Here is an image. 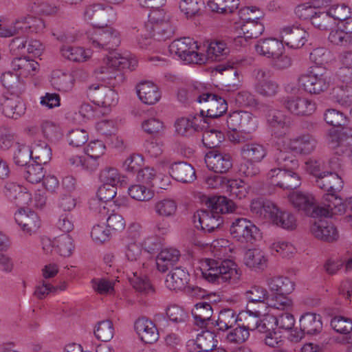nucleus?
<instances>
[{"mask_svg": "<svg viewBox=\"0 0 352 352\" xmlns=\"http://www.w3.org/2000/svg\"><path fill=\"white\" fill-rule=\"evenodd\" d=\"M263 17V14H256L253 17H248L241 26V30L243 34V36L247 39L255 38L258 37L265 30L264 25L259 21Z\"/></svg>", "mask_w": 352, "mask_h": 352, "instance_id": "nucleus-31", "label": "nucleus"}, {"mask_svg": "<svg viewBox=\"0 0 352 352\" xmlns=\"http://www.w3.org/2000/svg\"><path fill=\"white\" fill-rule=\"evenodd\" d=\"M83 17L93 26L100 27L113 22L116 19V13L112 6L93 3L85 8Z\"/></svg>", "mask_w": 352, "mask_h": 352, "instance_id": "nucleus-6", "label": "nucleus"}, {"mask_svg": "<svg viewBox=\"0 0 352 352\" xmlns=\"http://www.w3.org/2000/svg\"><path fill=\"white\" fill-rule=\"evenodd\" d=\"M212 124L205 123L202 142L205 147L213 148L219 146L223 140V134L217 129H210Z\"/></svg>", "mask_w": 352, "mask_h": 352, "instance_id": "nucleus-47", "label": "nucleus"}, {"mask_svg": "<svg viewBox=\"0 0 352 352\" xmlns=\"http://www.w3.org/2000/svg\"><path fill=\"white\" fill-rule=\"evenodd\" d=\"M247 299L249 301L248 307L250 303H265L267 302L268 292L263 287L254 285L252 286L245 293Z\"/></svg>", "mask_w": 352, "mask_h": 352, "instance_id": "nucleus-64", "label": "nucleus"}, {"mask_svg": "<svg viewBox=\"0 0 352 352\" xmlns=\"http://www.w3.org/2000/svg\"><path fill=\"white\" fill-rule=\"evenodd\" d=\"M61 56L70 61L85 62L91 57L89 50H85L81 47L64 45L60 50Z\"/></svg>", "mask_w": 352, "mask_h": 352, "instance_id": "nucleus-35", "label": "nucleus"}, {"mask_svg": "<svg viewBox=\"0 0 352 352\" xmlns=\"http://www.w3.org/2000/svg\"><path fill=\"white\" fill-rule=\"evenodd\" d=\"M1 81L3 86L13 94L22 91L23 85L19 81V76L15 73L6 72L1 74Z\"/></svg>", "mask_w": 352, "mask_h": 352, "instance_id": "nucleus-56", "label": "nucleus"}, {"mask_svg": "<svg viewBox=\"0 0 352 352\" xmlns=\"http://www.w3.org/2000/svg\"><path fill=\"white\" fill-rule=\"evenodd\" d=\"M212 314L213 308L212 305L205 300L196 303L192 309V315L194 317L195 324L201 328L207 327L210 324H214V320L212 319Z\"/></svg>", "mask_w": 352, "mask_h": 352, "instance_id": "nucleus-24", "label": "nucleus"}, {"mask_svg": "<svg viewBox=\"0 0 352 352\" xmlns=\"http://www.w3.org/2000/svg\"><path fill=\"white\" fill-rule=\"evenodd\" d=\"M88 96L95 104L105 108L115 106L118 101L117 93L102 85H91L88 88Z\"/></svg>", "mask_w": 352, "mask_h": 352, "instance_id": "nucleus-12", "label": "nucleus"}, {"mask_svg": "<svg viewBox=\"0 0 352 352\" xmlns=\"http://www.w3.org/2000/svg\"><path fill=\"white\" fill-rule=\"evenodd\" d=\"M309 231L318 239L326 242L338 240L339 233L336 227L326 218L343 212H335L333 207L317 205L315 198L309 195Z\"/></svg>", "mask_w": 352, "mask_h": 352, "instance_id": "nucleus-2", "label": "nucleus"}, {"mask_svg": "<svg viewBox=\"0 0 352 352\" xmlns=\"http://www.w3.org/2000/svg\"><path fill=\"white\" fill-rule=\"evenodd\" d=\"M179 257V252L176 249L169 248L161 250L156 258L157 270L160 272H166L178 262Z\"/></svg>", "mask_w": 352, "mask_h": 352, "instance_id": "nucleus-30", "label": "nucleus"}, {"mask_svg": "<svg viewBox=\"0 0 352 352\" xmlns=\"http://www.w3.org/2000/svg\"><path fill=\"white\" fill-rule=\"evenodd\" d=\"M306 31L296 26H285L280 30L281 41L292 49H299L307 42Z\"/></svg>", "mask_w": 352, "mask_h": 352, "instance_id": "nucleus-17", "label": "nucleus"}, {"mask_svg": "<svg viewBox=\"0 0 352 352\" xmlns=\"http://www.w3.org/2000/svg\"><path fill=\"white\" fill-rule=\"evenodd\" d=\"M243 260L248 267L254 270H263L267 266L265 254L258 249L247 250Z\"/></svg>", "mask_w": 352, "mask_h": 352, "instance_id": "nucleus-43", "label": "nucleus"}, {"mask_svg": "<svg viewBox=\"0 0 352 352\" xmlns=\"http://www.w3.org/2000/svg\"><path fill=\"white\" fill-rule=\"evenodd\" d=\"M274 160L277 168L274 169H294L298 166V160L294 154L288 151L278 149L274 155Z\"/></svg>", "mask_w": 352, "mask_h": 352, "instance_id": "nucleus-45", "label": "nucleus"}, {"mask_svg": "<svg viewBox=\"0 0 352 352\" xmlns=\"http://www.w3.org/2000/svg\"><path fill=\"white\" fill-rule=\"evenodd\" d=\"M204 50L200 48L199 54L205 56L204 63L208 60L221 61L230 52L226 44L221 41H212L206 46L204 45Z\"/></svg>", "mask_w": 352, "mask_h": 352, "instance_id": "nucleus-22", "label": "nucleus"}, {"mask_svg": "<svg viewBox=\"0 0 352 352\" xmlns=\"http://www.w3.org/2000/svg\"><path fill=\"white\" fill-rule=\"evenodd\" d=\"M255 50L260 55L275 58L283 54L284 46L281 41L275 38H267L260 39L255 45Z\"/></svg>", "mask_w": 352, "mask_h": 352, "instance_id": "nucleus-21", "label": "nucleus"}, {"mask_svg": "<svg viewBox=\"0 0 352 352\" xmlns=\"http://www.w3.org/2000/svg\"><path fill=\"white\" fill-rule=\"evenodd\" d=\"M32 160L34 163L39 164H46L52 159V149L49 145L45 142H39V143L35 144L32 149Z\"/></svg>", "mask_w": 352, "mask_h": 352, "instance_id": "nucleus-49", "label": "nucleus"}, {"mask_svg": "<svg viewBox=\"0 0 352 352\" xmlns=\"http://www.w3.org/2000/svg\"><path fill=\"white\" fill-rule=\"evenodd\" d=\"M309 182L327 192L322 197V206L333 207L335 212H344L342 200L337 194L343 188V181L337 173L322 171L320 164L309 159Z\"/></svg>", "mask_w": 352, "mask_h": 352, "instance_id": "nucleus-1", "label": "nucleus"}, {"mask_svg": "<svg viewBox=\"0 0 352 352\" xmlns=\"http://www.w3.org/2000/svg\"><path fill=\"white\" fill-rule=\"evenodd\" d=\"M89 42L94 47L113 50L120 43L119 32L111 27L100 29L94 32Z\"/></svg>", "mask_w": 352, "mask_h": 352, "instance_id": "nucleus-11", "label": "nucleus"}, {"mask_svg": "<svg viewBox=\"0 0 352 352\" xmlns=\"http://www.w3.org/2000/svg\"><path fill=\"white\" fill-rule=\"evenodd\" d=\"M202 276L209 283H236L241 276L237 265L230 259L206 258L201 266Z\"/></svg>", "mask_w": 352, "mask_h": 352, "instance_id": "nucleus-3", "label": "nucleus"}, {"mask_svg": "<svg viewBox=\"0 0 352 352\" xmlns=\"http://www.w3.org/2000/svg\"><path fill=\"white\" fill-rule=\"evenodd\" d=\"M177 208V203L171 199H164L155 204L154 210L161 217H170L175 215Z\"/></svg>", "mask_w": 352, "mask_h": 352, "instance_id": "nucleus-59", "label": "nucleus"}, {"mask_svg": "<svg viewBox=\"0 0 352 352\" xmlns=\"http://www.w3.org/2000/svg\"><path fill=\"white\" fill-rule=\"evenodd\" d=\"M137 94L140 100L147 104H154L161 98L157 86L148 81L142 82L138 85Z\"/></svg>", "mask_w": 352, "mask_h": 352, "instance_id": "nucleus-28", "label": "nucleus"}, {"mask_svg": "<svg viewBox=\"0 0 352 352\" xmlns=\"http://www.w3.org/2000/svg\"><path fill=\"white\" fill-rule=\"evenodd\" d=\"M266 119L267 124L277 137L285 135L292 125L291 118L276 109H269L266 113Z\"/></svg>", "mask_w": 352, "mask_h": 352, "instance_id": "nucleus-16", "label": "nucleus"}, {"mask_svg": "<svg viewBox=\"0 0 352 352\" xmlns=\"http://www.w3.org/2000/svg\"><path fill=\"white\" fill-rule=\"evenodd\" d=\"M208 208L217 214L232 213L236 208L235 204L225 196H213L207 202Z\"/></svg>", "mask_w": 352, "mask_h": 352, "instance_id": "nucleus-32", "label": "nucleus"}, {"mask_svg": "<svg viewBox=\"0 0 352 352\" xmlns=\"http://www.w3.org/2000/svg\"><path fill=\"white\" fill-rule=\"evenodd\" d=\"M298 96L296 99L283 98L280 102L292 113L298 116H305L308 109V98Z\"/></svg>", "mask_w": 352, "mask_h": 352, "instance_id": "nucleus-38", "label": "nucleus"}, {"mask_svg": "<svg viewBox=\"0 0 352 352\" xmlns=\"http://www.w3.org/2000/svg\"><path fill=\"white\" fill-rule=\"evenodd\" d=\"M19 19L9 20L0 17V38H9L21 34Z\"/></svg>", "mask_w": 352, "mask_h": 352, "instance_id": "nucleus-48", "label": "nucleus"}, {"mask_svg": "<svg viewBox=\"0 0 352 352\" xmlns=\"http://www.w3.org/2000/svg\"><path fill=\"white\" fill-rule=\"evenodd\" d=\"M134 328L141 340L145 343L152 344L158 340L159 333L155 324L145 317L138 318Z\"/></svg>", "mask_w": 352, "mask_h": 352, "instance_id": "nucleus-20", "label": "nucleus"}, {"mask_svg": "<svg viewBox=\"0 0 352 352\" xmlns=\"http://www.w3.org/2000/svg\"><path fill=\"white\" fill-rule=\"evenodd\" d=\"M223 221V218L220 214H217L209 208L198 210L193 215L195 227L200 228L205 232H214L221 226Z\"/></svg>", "mask_w": 352, "mask_h": 352, "instance_id": "nucleus-14", "label": "nucleus"}, {"mask_svg": "<svg viewBox=\"0 0 352 352\" xmlns=\"http://www.w3.org/2000/svg\"><path fill=\"white\" fill-rule=\"evenodd\" d=\"M216 337V335L212 331H202L196 338L195 349L205 351H212L219 343Z\"/></svg>", "mask_w": 352, "mask_h": 352, "instance_id": "nucleus-51", "label": "nucleus"}, {"mask_svg": "<svg viewBox=\"0 0 352 352\" xmlns=\"http://www.w3.org/2000/svg\"><path fill=\"white\" fill-rule=\"evenodd\" d=\"M114 333L113 323L111 320H102L97 323L94 335L96 338L102 342L110 341Z\"/></svg>", "mask_w": 352, "mask_h": 352, "instance_id": "nucleus-60", "label": "nucleus"}, {"mask_svg": "<svg viewBox=\"0 0 352 352\" xmlns=\"http://www.w3.org/2000/svg\"><path fill=\"white\" fill-rule=\"evenodd\" d=\"M199 50L197 42L190 37L176 39L169 45L170 52L188 64H204L205 56L200 55Z\"/></svg>", "mask_w": 352, "mask_h": 352, "instance_id": "nucleus-4", "label": "nucleus"}, {"mask_svg": "<svg viewBox=\"0 0 352 352\" xmlns=\"http://www.w3.org/2000/svg\"><path fill=\"white\" fill-rule=\"evenodd\" d=\"M44 175L45 172L41 164L34 162L25 167L23 177L30 183H39L44 177Z\"/></svg>", "mask_w": 352, "mask_h": 352, "instance_id": "nucleus-62", "label": "nucleus"}, {"mask_svg": "<svg viewBox=\"0 0 352 352\" xmlns=\"http://www.w3.org/2000/svg\"><path fill=\"white\" fill-rule=\"evenodd\" d=\"M145 28L148 33L144 34V38L143 35H141L137 38L138 43L141 48H144L150 45L151 38L159 41H166L172 37L175 32V28L170 21H162L161 23L155 25L146 24Z\"/></svg>", "mask_w": 352, "mask_h": 352, "instance_id": "nucleus-9", "label": "nucleus"}, {"mask_svg": "<svg viewBox=\"0 0 352 352\" xmlns=\"http://www.w3.org/2000/svg\"><path fill=\"white\" fill-rule=\"evenodd\" d=\"M331 100L344 108L352 106V89L336 87L331 93Z\"/></svg>", "mask_w": 352, "mask_h": 352, "instance_id": "nucleus-53", "label": "nucleus"}, {"mask_svg": "<svg viewBox=\"0 0 352 352\" xmlns=\"http://www.w3.org/2000/svg\"><path fill=\"white\" fill-rule=\"evenodd\" d=\"M32 157L31 148L25 144L18 143L12 154L13 163L17 166L25 167Z\"/></svg>", "mask_w": 352, "mask_h": 352, "instance_id": "nucleus-52", "label": "nucleus"}, {"mask_svg": "<svg viewBox=\"0 0 352 352\" xmlns=\"http://www.w3.org/2000/svg\"><path fill=\"white\" fill-rule=\"evenodd\" d=\"M205 162L214 173H226L232 167V157L228 153L210 152L206 155Z\"/></svg>", "mask_w": 352, "mask_h": 352, "instance_id": "nucleus-19", "label": "nucleus"}, {"mask_svg": "<svg viewBox=\"0 0 352 352\" xmlns=\"http://www.w3.org/2000/svg\"><path fill=\"white\" fill-rule=\"evenodd\" d=\"M52 85L59 91H70L74 85V76L69 72L55 70L52 74Z\"/></svg>", "mask_w": 352, "mask_h": 352, "instance_id": "nucleus-34", "label": "nucleus"}, {"mask_svg": "<svg viewBox=\"0 0 352 352\" xmlns=\"http://www.w3.org/2000/svg\"><path fill=\"white\" fill-rule=\"evenodd\" d=\"M15 221L23 231L31 234L40 227V220L37 214L30 209L21 208L15 213Z\"/></svg>", "mask_w": 352, "mask_h": 352, "instance_id": "nucleus-18", "label": "nucleus"}, {"mask_svg": "<svg viewBox=\"0 0 352 352\" xmlns=\"http://www.w3.org/2000/svg\"><path fill=\"white\" fill-rule=\"evenodd\" d=\"M6 190L9 192L7 195L10 199H14L18 205L28 204L31 200V194L28 192L21 190L20 186L14 184H9L6 186Z\"/></svg>", "mask_w": 352, "mask_h": 352, "instance_id": "nucleus-63", "label": "nucleus"}, {"mask_svg": "<svg viewBox=\"0 0 352 352\" xmlns=\"http://www.w3.org/2000/svg\"><path fill=\"white\" fill-rule=\"evenodd\" d=\"M39 65L32 59L26 56L14 58L11 61V67L15 73L22 78L34 76L38 70Z\"/></svg>", "mask_w": 352, "mask_h": 352, "instance_id": "nucleus-26", "label": "nucleus"}, {"mask_svg": "<svg viewBox=\"0 0 352 352\" xmlns=\"http://www.w3.org/2000/svg\"><path fill=\"white\" fill-rule=\"evenodd\" d=\"M309 20L311 24L320 30H327L331 28L333 25L327 10L326 11H314V14L309 16Z\"/></svg>", "mask_w": 352, "mask_h": 352, "instance_id": "nucleus-61", "label": "nucleus"}, {"mask_svg": "<svg viewBox=\"0 0 352 352\" xmlns=\"http://www.w3.org/2000/svg\"><path fill=\"white\" fill-rule=\"evenodd\" d=\"M241 124L239 132L228 133L229 140L234 143L245 142L252 138V134L257 128V120L251 113L243 111Z\"/></svg>", "mask_w": 352, "mask_h": 352, "instance_id": "nucleus-15", "label": "nucleus"}, {"mask_svg": "<svg viewBox=\"0 0 352 352\" xmlns=\"http://www.w3.org/2000/svg\"><path fill=\"white\" fill-rule=\"evenodd\" d=\"M199 103H204V107L206 109V114L204 111V120H206V123L212 124V122L221 117L228 109V104L226 100L221 96L214 94L206 93L199 95L196 100Z\"/></svg>", "mask_w": 352, "mask_h": 352, "instance_id": "nucleus-7", "label": "nucleus"}, {"mask_svg": "<svg viewBox=\"0 0 352 352\" xmlns=\"http://www.w3.org/2000/svg\"><path fill=\"white\" fill-rule=\"evenodd\" d=\"M238 316L232 309H223L219 311L218 318L214 320L212 325L217 327L219 330L226 331L233 327L238 322Z\"/></svg>", "mask_w": 352, "mask_h": 352, "instance_id": "nucleus-41", "label": "nucleus"}, {"mask_svg": "<svg viewBox=\"0 0 352 352\" xmlns=\"http://www.w3.org/2000/svg\"><path fill=\"white\" fill-rule=\"evenodd\" d=\"M253 75L256 80L254 88L258 94L263 97L272 98L278 94L279 85L271 78L272 73L270 69H255Z\"/></svg>", "mask_w": 352, "mask_h": 352, "instance_id": "nucleus-8", "label": "nucleus"}, {"mask_svg": "<svg viewBox=\"0 0 352 352\" xmlns=\"http://www.w3.org/2000/svg\"><path fill=\"white\" fill-rule=\"evenodd\" d=\"M204 6L203 0H180L179 9L186 18H192L198 15Z\"/></svg>", "mask_w": 352, "mask_h": 352, "instance_id": "nucleus-58", "label": "nucleus"}, {"mask_svg": "<svg viewBox=\"0 0 352 352\" xmlns=\"http://www.w3.org/2000/svg\"><path fill=\"white\" fill-rule=\"evenodd\" d=\"M329 147L333 151L335 155L342 157H350L352 150L349 143L346 142L339 130L331 129L327 137Z\"/></svg>", "mask_w": 352, "mask_h": 352, "instance_id": "nucleus-23", "label": "nucleus"}, {"mask_svg": "<svg viewBox=\"0 0 352 352\" xmlns=\"http://www.w3.org/2000/svg\"><path fill=\"white\" fill-rule=\"evenodd\" d=\"M188 281V272L186 269L181 267L173 268L166 279L167 287L173 290H180L186 288Z\"/></svg>", "mask_w": 352, "mask_h": 352, "instance_id": "nucleus-29", "label": "nucleus"}, {"mask_svg": "<svg viewBox=\"0 0 352 352\" xmlns=\"http://www.w3.org/2000/svg\"><path fill=\"white\" fill-rule=\"evenodd\" d=\"M207 4L213 12L232 13L238 9L239 0H208Z\"/></svg>", "mask_w": 352, "mask_h": 352, "instance_id": "nucleus-54", "label": "nucleus"}, {"mask_svg": "<svg viewBox=\"0 0 352 352\" xmlns=\"http://www.w3.org/2000/svg\"><path fill=\"white\" fill-rule=\"evenodd\" d=\"M250 211L256 217L267 219L270 218L273 211H276V205L270 201L258 198L252 201Z\"/></svg>", "mask_w": 352, "mask_h": 352, "instance_id": "nucleus-37", "label": "nucleus"}, {"mask_svg": "<svg viewBox=\"0 0 352 352\" xmlns=\"http://www.w3.org/2000/svg\"><path fill=\"white\" fill-rule=\"evenodd\" d=\"M267 284L271 292L276 294H289L294 289V283L287 277L270 278L267 280Z\"/></svg>", "mask_w": 352, "mask_h": 352, "instance_id": "nucleus-42", "label": "nucleus"}, {"mask_svg": "<svg viewBox=\"0 0 352 352\" xmlns=\"http://www.w3.org/2000/svg\"><path fill=\"white\" fill-rule=\"evenodd\" d=\"M251 323L247 321V324H238L236 327L231 330L226 336L228 342L234 344H241L245 342L250 336V330H254Z\"/></svg>", "mask_w": 352, "mask_h": 352, "instance_id": "nucleus-44", "label": "nucleus"}, {"mask_svg": "<svg viewBox=\"0 0 352 352\" xmlns=\"http://www.w3.org/2000/svg\"><path fill=\"white\" fill-rule=\"evenodd\" d=\"M293 207L301 214L308 215V194L301 191H294L288 195Z\"/></svg>", "mask_w": 352, "mask_h": 352, "instance_id": "nucleus-55", "label": "nucleus"}, {"mask_svg": "<svg viewBox=\"0 0 352 352\" xmlns=\"http://www.w3.org/2000/svg\"><path fill=\"white\" fill-rule=\"evenodd\" d=\"M206 120H204V111L200 114L190 115L189 117L179 118L175 123V131L182 136H190L194 133L205 129Z\"/></svg>", "mask_w": 352, "mask_h": 352, "instance_id": "nucleus-13", "label": "nucleus"}, {"mask_svg": "<svg viewBox=\"0 0 352 352\" xmlns=\"http://www.w3.org/2000/svg\"><path fill=\"white\" fill-rule=\"evenodd\" d=\"M230 233L233 239L243 243H254L261 238L259 229L245 218H236L230 227Z\"/></svg>", "mask_w": 352, "mask_h": 352, "instance_id": "nucleus-5", "label": "nucleus"}, {"mask_svg": "<svg viewBox=\"0 0 352 352\" xmlns=\"http://www.w3.org/2000/svg\"><path fill=\"white\" fill-rule=\"evenodd\" d=\"M226 188L231 197L241 199L248 195L250 186L241 179H228Z\"/></svg>", "mask_w": 352, "mask_h": 352, "instance_id": "nucleus-50", "label": "nucleus"}, {"mask_svg": "<svg viewBox=\"0 0 352 352\" xmlns=\"http://www.w3.org/2000/svg\"><path fill=\"white\" fill-rule=\"evenodd\" d=\"M109 63L113 67H117V70L129 69L132 71L135 69L138 65V60L135 58H129L123 56L121 54L113 52L110 56Z\"/></svg>", "mask_w": 352, "mask_h": 352, "instance_id": "nucleus-57", "label": "nucleus"}, {"mask_svg": "<svg viewBox=\"0 0 352 352\" xmlns=\"http://www.w3.org/2000/svg\"><path fill=\"white\" fill-rule=\"evenodd\" d=\"M208 208L217 214L232 213L236 208L235 204L225 196H213L207 202Z\"/></svg>", "mask_w": 352, "mask_h": 352, "instance_id": "nucleus-33", "label": "nucleus"}, {"mask_svg": "<svg viewBox=\"0 0 352 352\" xmlns=\"http://www.w3.org/2000/svg\"><path fill=\"white\" fill-rule=\"evenodd\" d=\"M294 169H271L267 173V178L272 184L287 190H292L301 184L300 175Z\"/></svg>", "mask_w": 352, "mask_h": 352, "instance_id": "nucleus-10", "label": "nucleus"}, {"mask_svg": "<svg viewBox=\"0 0 352 352\" xmlns=\"http://www.w3.org/2000/svg\"><path fill=\"white\" fill-rule=\"evenodd\" d=\"M49 243L56 253L64 257L69 256L74 248L72 239L66 233L54 238L52 241H49Z\"/></svg>", "mask_w": 352, "mask_h": 352, "instance_id": "nucleus-39", "label": "nucleus"}, {"mask_svg": "<svg viewBox=\"0 0 352 352\" xmlns=\"http://www.w3.org/2000/svg\"><path fill=\"white\" fill-rule=\"evenodd\" d=\"M241 154L243 159L260 162L267 155L265 147L256 142L246 143L241 148Z\"/></svg>", "mask_w": 352, "mask_h": 352, "instance_id": "nucleus-36", "label": "nucleus"}, {"mask_svg": "<svg viewBox=\"0 0 352 352\" xmlns=\"http://www.w3.org/2000/svg\"><path fill=\"white\" fill-rule=\"evenodd\" d=\"M21 28V34L25 33L40 32L45 28L43 20L41 18L26 16L19 18Z\"/></svg>", "mask_w": 352, "mask_h": 352, "instance_id": "nucleus-46", "label": "nucleus"}, {"mask_svg": "<svg viewBox=\"0 0 352 352\" xmlns=\"http://www.w3.org/2000/svg\"><path fill=\"white\" fill-rule=\"evenodd\" d=\"M1 104L2 113L9 118L16 120L24 114L25 111V106L23 100L17 96L5 98Z\"/></svg>", "mask_w": 352, "mask_h": 352, "instance_id": "nucleus-27", "label": "nucleus"}, {"mask_svg": "<svg viewBox=\"0 0 352 352\" xmlns=\"http://www.w3.org/2000/svg\"><path fill=\"white\" fill-rule=\"evenodd\" d=\"M169 173L174 179L182 183H190L196 179L195 168L185 162L173 163Z\"/></svg>", "mask_w": 352, "mask_h": 352, "instance_id": "nucleus-25", "label": "nucleus"}, {"mask_svg": "<svg viewBox=\"0 0 352 352\" xmlns=\"http://www.w3.org/2000/svg\"><path fill=\"white\" fill-rule=\"evenodd\" d=\"M276 210L272 212L269 218L274 224L285 230H293L296 228V219L292 214L280 210L276 206Z\"/></svg>", "mask_w": 352, "mask_h": 352, "instance_id": "nucleus-40", "label": "nucleus"}]
</instances>
